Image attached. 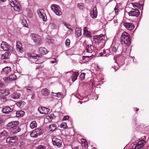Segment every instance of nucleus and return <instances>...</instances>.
<instances>
[{"label": "nucleus", "mask_w": 149, "mask_h": 149, "mask_svg": "<svg viewBox=\"0 0 149 149\" xmlns=\"http://www.w3.org/2000/svg\"><path fill=\"white\" fill-rule=\"evenodd\" d=\"M120 40L122 44H125L129 46L131 44V37L129 34L126 32H125L122 34Z\"/></svg>", "instance_id": "f257e3e1"}, {"label": "nucleus", "mask_w": 149, "mask_h": 149, "mask_svg": "<svg viewBox=\"0 0 149 149\" xmlns=\"http://www.w3.org/2000/svg\"><path fill=\"white\" fill-rule=\"evenodd\" d=\"M105 40V36L102 34L99 35H96L93 36V40L94 43L97 45L102 46Z\"/></svg>", "instance_id": "f03ea898"}, {"label": "nucleus", "mask_w": 149, "mask_h": 149, "mask_svg": "<svg viewBox=\"0 0 149 149\" xmlns=\"http://www.w3.org/2000/svg\"><path fill=\"white\" fill-rule=\"evenodd\" d=\"M52 10L58 16L62 14L61 9L59 6L56 4H53L51 6Z\"/></svg>", "instance_id": "7ed1b4c3"}, {"label": "nucleus", "mask_w": 149, "mask_h": 149, "mask_svg": "<svg viewBox=\"0 0 149 149\" xmlns=\"http://www.w3.org/2000/svg\"><path fill=\"white\" fill-rule=\"evenodd\" d=\"M11 6L16 11H19L20 4L16 0H12L10 3Z\"/></svg>", "instance_id": "20e7f679"}, {"label": "nucleus", "mask_w": 149, "mask_h": 149, "mask_svg": "<svg viewBox=\"0 0 149 149\" xmlns=\"http://www.w3.org/2000/svg\"><path fill=\"white\" fill-rule=\"evenodd\" d=\"M1 47L4 51L13 50V47L5 42L3 41L1 44Z\"/></svg>", "instance_id": "39448f33"}, {"label": "nucleus", "mask_w": 149, "mask_h": 149, "mask_svg": "<svg viewBox=\"0 0 149 149\" xmlns=\"http://www.w3.org/2000/svg\"><path fill=\"white\" fill-rule=\"evenodd\" d=\"M32 37V39L36 44H39L41 43V39L40 36L36 34H33Z\"/></svg>", "instance_id": "423d86ee"}, {"label": "nucleus", "mask_w": 149, "mask_h": 149, "mask_svg": "<svg viewBox=\"0 0 149 149\" xmlns=\"http://www.w3.org/2000/svg\"><path fill=\"white\" fill-rule=\"evenodd\" d=\"M44 10L41 9L37 11L38 13L40 18H42L44 22L46 21L47 17L45 14L43 12Z\"/></svg>", "instance_id": "0eeeda50"}, {"label": "nucleus", "mask_w": 149, "mask_h": 149, "mask_svg": "<svg viewBox=\"0 0 149 149\" xmlns=\"http://www.w3.org/2000/svg\"><path fill=\"white\" fill-rule=\"evenodd\" d=\"M52 142L54 145L58 147H60L62 144V141L56 137H54L52 139Z\"/></svg>", "instance_id": "6e6552de"}, {"label": "nucleus", "mask_w": 149, "mask_h": 149, "mask_svg": "<svg viewBox=\"0 0 149 149\" xmlns=\"http://www.w3.org/2000/svg\"><path fill=\"white\" fill-rule=\"evenodd\" d=\"M38 110L40 113L47 114L49 112V109L46 108L40 107L38 109Z\"/></svg>", "instance_id": "1a4fd4ad"}, {"label": "nucleus", "mask_w": 149, "mask_h": 149, "mask_svg": "<svg viewBox=\"0 0 149 149\" xmlns=\"http://www.w3.org/2000/svg\"><path fill=\"white\" fill-rule=\"evenodd\" d=\"M140 14L139 10L138 9H132V10L128 13V14L130 16H135L137 17Z\"/></svg>", "instance_id": "9d476101"}, {"label": "nucleus", "mask_w": 149, "mask_h": 149, "mask_svg": "<svg viewBox=\"0 0 149 149\" xmlns=\"http://www.w3.org/2000/svg\"><path fill=\"white\" fill-rule=\"evenodd\" d=\"M18 125H16V126H13V127L11 128L10 131L13 134H15L19 132L21 129L18 126Z\"/></svg>", "instance_id": "9b49d317"}, {"label": "nucleus", "mask_w": 149, "mask_h": 149, "mask_svg": "<svg viewBox=\"0 0 149 149\" xmlns=\"http://www.w3.org/2000/svg\"><path fill=\"white\" fill-rule=\"evenodd\" d=\"M19 122L18 121H12L9 123L7 125L8 129H11V128L13 127V126H16V125H18Z\"/></svg>", "instance_id": "f8f14e48"}, {"label": "nucleus", "mask_w": 149, "mask_h": 149, "mask_svg": "<svg viewBox=\"0 0 149 149\" xmlns=\"http://www.w3.org/2000/svg\"><path fill=\"white\" fill-rule=\"evenodd\" d=\"M17 137L15 136H9L6 140V142L8 143H14L17 141Z\"/></svg>", "instance_id": "ddd939ff"}, {"label": "nucleus", "mask_w": 149, "mask_h": 149, "mask_svg": "<svg viewBox=\"0 0 149 149\" xmlns=\"http://www.w3.org/2000/svg\"><path fill=\"white\" fill-rule=\"evenodd\" d=\"M124 26L128 30H132L134 27V25L132 23H124Z\"/></svg>", "instance_id": "4468645a"}, {"label": "nucleus", "mask_w": 149, "mask_h": 149, "mask_svg": "<svg viewBox=\"0 0 149 149\" xmlns=\"http://www.w3.org/2000/svg\"><path fill=\"white\" fill-rule=\"evenodd\" d=\"M97 12L96 7L93 8L91 11L90 14L93 18H96L97 16Z\"/></svg>", "instance_id": "2eb2a0df"}, {"label": "nucleus", "mask_w": 149, "mask_h": 149, "mask_svg": "<svg viewBox=\"0 0 149 149\" xmlns=\"http://www.w3.org/2000/svg\"><path fill=\"white\" fill-rule=\"evenodd\" d=\"M13 110V109H11L9 107H5L2 109L3 112L5 113H9Z\"/></svg>", "instance_id": "dca6fc26"}, {"label": "nucleus", "mask_w": 149, "mask_h": 149, "mask_svg": "<svg viewBox=\"0 0 149 149\" xmlns=\"http://www.w3.org/2000/svg\"><path fill=\"white\" fill-rule=\"evenodd\" d=\"M91 45H88L86 47V51H84V53L86 54V52L91 54L93 52V50L92 49Z\"/></svg>", "instance_id": "f3484780"}, {"label": "nucleus", "mask_w": 149, "mask_h": 149, "mask_svg": "<svg viewBox=\"0 0 149 149\" xmlns=\"http://www.w3.org/2000/svg\"><path fill=\"white\" fill-rule=\"evenodd\" d=\"M10 93V92H9V90H6L5 91H1V95L2 96H3V97H5L8 95ZM6 99L4 97L2 98L1 97V100H3V99Z\"/></svg>", "instance_id": "a211bd4d"}, {"label": "nucleus", "mask_w": 149, "mask_h": 149, "mask_svg": "<svg viewBox=\"0 0 149 149\" xmlns=\"http://www.w3.org/2000/svg\"><path fill=\"white\" fill-rule=\"evenodd\" d=\"M42 95L45 97L48 96L49 94L50 91L47 88L42 89L41 91Z\"/></svg>", "instance_id": "6ab92c4d"}, {"label": "nucleus", "mask_w": 149, "mask_h": 149, "mask_svg": "<svg viewBox=\"0 0 149 149\" xmlns=\"http://www.w3.org/2000/svg\"><path fill=\"white\" fill-rule=\"evenodd\" d=\"M11 71V69L10 67H6L4 68H3L2 73L3 74H7Z\"/></svg>", "instance_id": "aec40b11"}, {"label": "nucleus", "mask_w": 149, "mask_h": 149, "mask_svg": "<svg viewBox=\"0 0 149 149\" xmlns=\"http://www.w3.org/2000/svg\"><path fill=\"white\" fill-rule=\"evenodd\" d=\"M79 75L78 72H75L71 76V78L73 82L74 81L77 79Z\"/></svg>", "instance_id": "412c9836"}, {"label": "nucleus", "mask_w": 149, "mask_h": 149, "mask_svg": "<svg viewBox=\"0 0 149 149\" xmlns=\"http://www.w3.org/2000/svg\"><path fill=\"white\" fill-rule=\"evenodd\" d=\"M75 35L77 37L80 36L81 35V28H77L76 29Z\"/></svg>", "instance_id": "4be33fe9"}, {"label": "nucleus", "mask_w": 149, "mask_h": 149, "mask_svg": "<svg viewBox=\"0 0 149 149\" xmlns=\"http://www.w3.org/2000/svg\"><path fill=\"white\" fill-rule=\"evenodd\" d=\"M16 46L17 48L19 49V52H22L23 51V49L22 48V44L21 42L19 41H17V42Z\"/></svg>", "instance_id": "5701e85b"}, {"label": "nucleus", "mask_w": 149, "mask_h": 149, "mask_svg": "<svg viewBox=\"0 0 149 149\" xmlns=\"http://www.w3.org/2000/svg\"><path fill=\"white\" fill-rule=\"evenodd\" d=\"M39 51L40 54L45 55L47 53V49L44 47H40L39 48Z\"/></svg>", "instance_id": "b1692460"}, {"label": "nucleus", "mask_w": 149, "mask_h": 149, "mask_svg": "<svg viewBox=\"0 0 149 149\" xmlns=\"http://www.w3.org/2000/svg\"><path fill=\"white\" fill-rule=\"evenodd\" d=\"M56 127L55 124H51L49 125L48 128V129L50 132H53L56 129Z\"/></svg>", "instance_id": "393cba45"}, {"label": "nucleus", "mask_w": 149, "mask_h": 149, "mask_svg": "<svg viewBox=\"0 0 149 149\" xmlns=\"http://www.w3.org/2000/svg\"><path fill=\"white\" fill-rule=\"evenodd\" d=\"M35 130L36 132V133L38 134V136L42 134L43 132V130L40 128L36 129Z\"/></svg>", "instance_id": "a878e982"}, {"label": "nucleus", "mask_w": 149, "mask_h": 149, "mask_svg": "<svg viewBox=\"0 0 149 149\" xmlns=\"http://www.w3.org/2000/svg\"><path fill=\"white\" fill-rule=\"evenodd\" d=\"M9 56V53L6 52L5 54H3L1 56V59L2 60L7 59Z\"/></svg>", "instance_id": "bb28decb"}, {"label": "nucleus", "mask_w": 149, "mask_h": 149, "mask_svg": "<svg viewBox=\"0 0 149 149\" xmlns=\"http://www.w3.org/2000/svg\"><path fill=\"white\" fill-rule=\"evenodd\" d=\"M17 76L15 74L10 75L8 77L9 81H13L16 80L17 79Z\"/></svg>", "instance_id": "cd10ccee"}, {"label": "nucleus", "mask_w": 149, "mask_h": 149, "mask_svg": "<svg viewBox=\"0 0 149 149\" xmlns=\"http://www.w3.org/2000/svg\"><path fill=\"white\" fill-rule=\"evenodd\" d=\"M20 96V94L17 93H14L12 95V97L15 99L18 98Z\"/></svg>", "instance_id": "c85d7f7f"}, {"label": "nucleus", "mask_w": 149, "mask_h": 149, "mask_svg": "<svg viewBox=\"0 0 149 149\" xmlns=\"http://www.w3.org/2000/svg\"><path fill=\"white\" fill-rule=\"evenodd\" d=\"M30 127L31 129H33L36 127L37 126V124L36 122L34 121H33L30 124Z\"/></svg>", "instance_id": "c756f323"}, {"label": "nucleus", "mask_w": 149, "mask_h": 149, "mask_svg": "<svg viewBox=\"0 0 149 149\" xmlns=\"http://www.w3.org/2000/svg\"><path fill=\"white\" fill-rule=\"evenodd\" d=\"M30 136L31 137L35 138H36L38 136V134H37V133H36V132L35 130H33L32 132H31L30 133Z\"/></svg>", "instance_id": "7c9ffc66"}, {"label": "nucleus", "mask_w": 149, "mask_h": 149, "mask_svg": "<svg viewBox=\"0 0 149 149\" xmlns=\"http://www.w3.org/2000/svg\"><path fill=\"white\" fill-rule=\"evenodd\" d=\"M146 143V141L143 139L140 140V148L143 147Z\"/></svg>", "instance_id": "2f4dec72"}, {"label": "nucleus", "mask_w": 149, "mask_h": 149, "mask_svg": "<svg viewBox=\"0 0 149 149\" xmlns=\"http://www.w3.org/2000/svg\"><path fill=\"white\" fill-rule=\"evenodd\" d=\"M0 134L1 136H7L8 135V134L7 131L3 130L2 132H1Z\"/></svg>", "instance_id": "473e14b6"}, {"label": "nucleus", "mask_w": 149, "mask_h": 149, "mask_svg": "<svg viewBox=\"0 0 149 149\" xmlns=\"http://www.w3.org/2000/svg\"><path fill=\"white\" fill-rule=\"evenodd\" d=\"M61 127H63V128H65L67 127L66 123H62L60 125Z\"/></svg>", "instance_id": "72a5a7b5"}, {"label": "nucleus", "mask_w": 149, "mask_h": 149, "mask_svg": "<svg viewBox=\"0 0 149 149\" xmlns=\"http://www.w3.org/2000/svg\"><path fill=\"white\" fill-rule=\"evenodd\" d=\"M84 33H88V35H87V36L88 37H90L91 36V32H90L89 31H88V30H87L86 29V27H85L84 28Z\"/></svg>", "instance_id": "f704fd0d"}, {"label": "nucleus", "mask_w": 149, "mask_h": 149, "mask_svg": "<svg viewBox=\"0 0 149 149\" xmlns=\"http://www.w3.org/2000/svg\"><path fill=\"white\" fill-rule=\"evenodd\" d=\"M54 116L53 113H52L51 115L48 116L47 117V118L49 121H51L53 119V118Z\"/></svg>", "instance_id": "c9c22d12"}, {"label": "nucleus", "mask_w": 149, "mask_h": 149, "mask_svg": "<svg viewBox=\"0 0 149 149\" xmlns=\"http://www.w3.org/2000/svg\"><path fill=\"white\" fill-rule=\"evenodd\" d=\"M119 6L117 4L115 8H114V10L115 11V13L116 14H117L118 13V11H119Z\"/></svg>", "instance_id": "e433bc0d"}, {"label": "nucleus", "mask_w": 149, "mask_h": 149, "mask_svg": "<svg viewBox=\"0 0 149 149\" xmlns=\"http://www.w3.org/2000/svg\"><path fill=\"white\" fill-rule=\"evenodd\" d=\"M26 88L28 92H30L32 91L33 89L32 87L27 86Z\"/></svg>", "instance_id": "4c0bfd02"}, {"label": "nucleus", "mask_w": 149, "mask_h": 149, "mask_svg": "<svg viewBox=\"0 0 149 149\" xmlns=\"http://www.w3.org/2000/svg\"><path fill=\"white\" fill-rule=\"evenodd\" d=\"M93 55L92 54H90L89 55H87L85 56H83L82 57V59L84 60L86 58H89L90 57H91Z\"/></svg>", "instance_id": "58836bf2"}, {"label": "nucleus", "mask_w": 149, "mask_h": 149, "mask_svg": "<svg viewBox=\"0 0 149 149\" xmlns=\"http://www.w3.org/2000/svg\"><path fill=\"white\" fill-rule=\"evenodd\" d=\"M77 6L80 9L83 10L84 9V7L82 3H81L79 4H78Z\"/></svg>", "instance_id": "ea45409f"}, {"label": "nucleus", "mask_w": 149, "mask_h": 149, "mask_svg": "<svg viewBox=\"0 0 149 149\" xmlns=\"http://www.w3.org/2000/svg\"><path fill=\"white\" fill-rule=\"evenodd\" d=\"M85 73H81L80 74V76L81 77V79L83 80L84 79L85 76Z\"/></svg>", "instance_id": "a19ab883"}, {"label": "nucleus", "mask_w": 149, "mask_h": 149, "mask_svg": "<svg viewBox=\"0 0 149 149\" xmlns=\"http://www.w3.org/2000/svg\"><path fill=\"white\" fill-rule=\"evenodd\" d=\"M24 143L23 141H22L20 143L19 147L20 148H22L24 147Z\"/></svg>", "instance_id": "79ce46f5"}, {"label": "nucleus", "mask_w": 149, "mask_h": 149, "mask_svg": "<svg viewBox=\"0 0 149 149\" xmlns=\"http://www.w3.org/2000/svg\"><path fill=\"white\" fill-rule=\"evenodd\" d=\"M55 24L54 23H51L49 25V26L51 27V28L53 29L54 28L55 26Z\"/></svg>", "instance_id": "37998d69"}, {"label": "nucleus", "mask_w": 149, "mask_h": 149, "mask_svg": "<svg viewBox=\"0 0 149 149\" xmlns=\"http://www.w3.org/2000/svg\"><path fill=\"white\" fill-rule=\"evenodd\" d=\"M70 40L69 39H67L65 42V45L66 46H68L70 45Z\"/></svg>", "instance_id": "c03bdc74"}, {"label": "nucleus", "mask_w": 149, "mask_h": 149, "mask_svg": "<svg viewBox=\"0 0 149 149\" xmlns=\"http://www.w3.org/2000/svg\"><path fill=\"white\" fill-rule=\"evenodd\" d=\"M36 149H45L44 146H41L40 145L37 147Z\"/></svg>", "instance_id": "a18cd8bd"}, {"label": "nucleus", "mask_w": 149, "mask_h": 149, "mask_svg": "<svg viewBox=\"0 0 149 149\" xmlns=\"http://www.w3.org/2000/svg\"><path fill=\"white\" fill-rule=\"evenodd\" d=\"M139 141H138V143L137 144H134V146H135V147L136 148V149H139L140 148V145L139 144Z\"/></svg>", "instance_id": "49530a36"}, {"label": "nucleus", "mask_w": 149, "mask_h": 149, "mask_svg": "<svg viewBox=\"0 0 149 149\" xmlns=\"http://www.w3.org/2000/svg\"><path fill=\"white\" fill-rule=\"evenodd\" d=\"M62 96V95L61 93H57V97H61Z\"/></svg>", "instance_id": "de8ad7c7"}, {"label": "nucleus", "mask_w": 149, "mask_h": 149, "mask_svg": "<svg viewBox=\"0 0 149 149\" xmlns=\"http://www.w3.org/2000/svg\"><path fill=\"white\" fill-rule=\"evenodd\" d=\"M16 116L17 117H19L20 116H21V115L20 113L18 111H17L16 112Z\"/></svg>", "instance_id": "09e8293b"}, {"label": "nucleus", "mask_w": 149, "mask_h": 149, "mask_svg": "<svg viewBox=\"0 0 149 149\" xmlns=\"http://www.w3.org/2000/svg\"><path fill=\"white\" fill-rule=\"evenodd\" d=\"M38 57H39L37 55L34 56L33 55V56H32L31 58L33 59H37V60H38Z\"/></svg>", "instance_id": "8fccbe9b"}, {"label": "nucleus", "mask_w": 149, "mask_h": 149, "mask_svg": "<svg viewBox=\"0 0 149 149\" xmlns=\"http://www.w3.org/2000/svg\"><path fill=\"white\" fill-rule=\"evenodd\" d=\"M19 112L20 113V114L21 115V116H23L24 115V112L22 110H20L19 111Z\"/></svg>", "instance_id": "3c124183"}, {"label": "nucleus", "mask_w": 149, "mask_h": 149, "mask_svg": "<svg viewBox=\"0 0 149 149\" xmlns=\"http://www.w3.org/2000/svg\"><path fill=\"white\" fill-rule=\"evenodd\" d=\"M81 142L82 143H84L85 144H86V143H87V142L86 140L84 139H81Z\"/></svg>", "instance_id": "603ef678"}, {"label": "nucleus", "mask_w": 149, "mask_h": 149, "mask_svg": "<svg viewBox=\"0 0 149 149\" xmlns=\"http://www.w3.org/2000/svg\"><path fill=\"white\" fill-rule=\"evenodd\" d=\"M69 119V117L68 116H65L63 118V120H67Z\"/></svg>", "instance_id": "864d4df0"}, {"label": "nucleus", "mask_w": 149, "mask_h": 149, "mask_svg": "<svg viewBox=\"0 0 149 149\" xmlns=\"http://www.w3.org/2000/svg\"><path fill=\"white\" fill-rule=\"evenodd\" d=\"M112 51L113 52H116L117 51V49L116 47H113L112 48Z\"/></svg>", "instance_id": "5fc2aeb1"}, {"label": "nucleus", "mask_w": 149, "mask_h": 149, "mask_svg": "<svg viewBox=\"0 0 149 149\" xmlns=\"http://www.w3.org/2000/svg\"><path fill=\"white\" fill-rule=\"evenodd\" d=\"M22 103V102H17V105L19 107H20L21 106V104Z\"/></svg>", "instance_id": "6e6d98bb"}, {"label": "nucleus", "mask_w": 149, "mask_h": 149, "mask_svg": "<svg viewBox=\"0 0 149 149\" xmlns=\"http://www.w3.org/2000/svg\"><path fill=\"white\" fill-rule=\"evenodd\" d=\"M65 25L66 26L67 28L70 29V30L72 31V30H71V29L70 28V26L69 25L66 24V25L65 24Z\"/></svg>", "instance_id": "4d7b16f0"}, {"label": "nucleus", "mask_w": 149, "mask_h": 149, "mask_svg": "<svg viewBox=\"0 0 149 149\" xmlns=\"http://www.w3.org/2000/svg\"><path fill=\"white\" fill-rule=\"evenodd\" d=\"M54 60L52 61L51 62L52 63H54L56 62V58H54L53 59Z\"/></svg>", "instance_id": "13d9d810"}, {"label": "nucleus", "mask_w": 149, "mask_h": 149, "mask_svg": "<svg viewBox=\"0 0 149 149\" xmlns=\"http://www.w3.org/2000/svg\"><path fill=\"white\" fill-rule=\"evenodd\" d=\"M4 80L6 81H9L8 79V77H5V78H4Z\"/></svg>", "instance_id": "bf43d9fd"}, {"label": "nucleus", "mask_w": 149, "mask_h": 149, "mask_svg": "<svg viewBox=\"0 0 149 149\" xmlns=\"http://www.w3.org/2000/svg\"><path fill=\"white\" fill-rule=\"evenodd\" d=\"M27 55L29 57L32 58V56H33V54H31L30 53H28Z\"/></svg>", "instance_id": "052dcab7"}, {"label": "nucleus", "mask_w": 149, "mask_h": 149, "mask_svg": "<svg viewBox=\"0 0 149 149\" xmlns=\"http://www.w3.org/2000/svg\"><path fill=\"white\" fill-rule=\"evenodd\" d=\"M52 93L53 95V96H54L57 97V93H54L53 92H52Z\"/></svg>", "instance_id": "680f3d73"}, {"label": "nucleus", "mask_w": 149, "mask_h": 149, "mask_svg": "<svg viewBox=\"0 0 149 149\" xmlns=\"http://www.w3.org/2000/svg\"><path fill=\"white\" fill-rule=\"evenodd\" d=\"M6 1V0H0V3H3Z\"/></svg>", "instance_id": "e2e57ef3"}, {"label": "nucleus", "mask_w": 149, "mask_h": 149, "mask_svg": "<svg viewBox=\"0 0 149 149\" xmlns=\"http://www.w3.org/2000/svg\"><path fill=\"white\" fill-rule=\"evenodd\" d=\"M3 85H4L3 84L0 83V88L2 87L3 86Z\"/></svg>", "instance_id": "0e129e2a"}, {"label": "nucleus", "mask_w": 149, "mask_h": 149, "mask_svg": "<svg viewBox=\"0 0 149 149\" xmlns=\"http://www.w3.org/2000/svg\"><path fill=\"white\" fill-rule=\"evenodd\" d=\"M136 146H134V145H133L131 149H136V148L135 147Z\"/></svg>", "instance_id": "69168bd1"}, {"label": "nucleus", "mask_w": 149, "mask_h": 149, "mask_svg": "<svg viewBox=\"0 0 149 149\" xmlns=\"http://www.w3.org/2000/svg\"><path fill=\"white\" fill-rule=\"evenodd\" d=\"M102 53L103 54H106V50H105L104 49L103 50V52Z\"/></svg>", "instance_id": "338daca9"}, {"label": "nucleus", "mask_w": 149, "mask_h": 149, "mask_svg": "<svg viewBox=\"0 0 149 149\" xmlns=\"http://www.w3.org/2000/svg\"><path fill=\"white\" fill-rule=\"evenodd\" d=\"M100 56H103V53L102 52H101L100 53Z\"/></svg>", "instance_id": "774afa93"}]
</instances>
